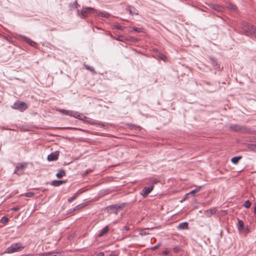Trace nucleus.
Wrapping results in <instances>:
<instances>
[{
  "label": "nucleus",
  "instance_id": "obj_37",
  "mask_svg": "<svg viewBox=\"0 0 256 256\" xmlns=\"http://www.w3.org/2000/svg\"><path fill=\"white\" fill-rule=\"evenodd\" d=\"M251 202L249 200H247L244 202V206L246 208H249L251 206Z\"/></svg>",
  "mask_w": 256,
  "mask_h": 256
},
{
  "label": "nucleus",
  "instance_id": "obj_14",
  "mask_svg": "<svg viewBox=\"0 0 256 256\" xmlns=\"http://www.w3.org/2000/svg\"><path fill=\"white\" fill-rule=\"evenodd\" d=\"M66 182V180H54L51 182V184L54 186H58Z\"/></svg>",
  "mask_w": 256,
  "mask_h": 256
},
{
  "label": "nucleus",
  "instance_id": "obj_36",
  "mask_svg": "<svg viewBox=\"0 0 256 256\" xmlns=\"http://www.w3.org/2000/svg\"><path fill=\"white\" fill-rule=\"evenodd\" d=\"M251 30H252V36L256 38V28L254 26H250Z\"/></svg>",
  "mask_w": 256,
  "mask_h": 256
},
{
  "label": "nucleus",
  "instance_id": "obj_29",
  "mask_svg": "<svg viewBox=\"0 0 256 256\" xmlns=\"http://www.w3.org/2000/svg\"><path fill=\"white\" fill-rule=\"evenodd\" d=\"M129 126L131 129H134L136 130H140V126H136L133 124H129Z\"/></svg>",
  "mask_w": 256,
  "mask_h": 256
},
{
  "label": "nucleus",
  "instance_id": "obj_9",
  "mask_svg": "<svg viewBox=\"0 0 256 256\" xmlns=\"http://www.w3.org/2000/svg\"><path fill=\"white\" fill-rule=\"evenodd\" d=\"M60 152L58 151H56L52 152L48 156L47 160L48 161H54L58 159Z\"/></svg>",
  "mask_w": 256,
  "mask_h": 256
},
{
  "label": "nucleus",
  "instance_id": "obj_2",
  "mask_svg": "<svg viewBox=\"0 0 256 256\" xmlns=\"http://www.w3.org/2000/svg\"><path fill=\"white\" fill-rule=\"evenodd\" d=\"M24 246L21 243H14L10 246L7 248L4 253L11 254L15 252H20L23 249Z\"/></svg>",
  "mask_w": 256,
  "mask_h": 256
},
{
  "label": "nucleus",
  "instance_id": "obj_50",
  "mask_svg": "<svg viewBox=\"0 0 256 256\" xmlns=\"http://www.w3.org/2000/svg\"><path fill=\"white\" fill-rule=\"evenodd\" d=\"M58 128L64 129V128ZM68 128V129H72V128Z\"/></svg>",
  "mask_w": 256,
  "mask_h": 256
},
{
  "label": "nucleus",
  "instance_id": "obj_25",
  "mask_svg": "<svg viewBox=\"0 0 256 256\" xmlns=\"http://www.w3.org/2000/svg\"><path fill=\"white\" fill-rule=\"evenodd\" d=\"M60 112L62 114H64L66 115H68V116H72V112H73V111H72V110H63V109H60Z\"/></svg>",
  "mask_w": 256,
  "mask_h": 256
},
{
  "label": "nucleus",
  "instance_id": "obj_49",
  "mask_svg": "<svg viewBox=\"0 0 256 256\" xmlns=\"http://www.w3.org/2000/svg\"><path fill=\"white\" fill-rule=\"evenodd\" d=\"M56 254L54 253L52 254H50V256H56Z\"/></svg>",
  "mask_w": 256,
  "mask_h": 256
},
{
  "label": "nucleus",
  "instance_id": "obj_33",
  "mask_svg": "<svg viewBox=\"0 0 256 256\" xmlns=\"http://www.w3.org/2000/svg\"><path fill=\"white\" fill-rule=\"evenodd\" d=\"M78 194H74L73 196L70 197L68 199V202H72L73 200H74L77 198Z\"/></svg>",
  "mask_w": 256,
  "mask_h": 256
},
{
  "label": "nucleus",
  "instance_id": "obj_48",
  "mask_svg": "<svg viewBox=\"0 0 256 256\" xmlns=\"http://www.w3.org/2000/svg\"><path fill=\"white\" fill-rule=\"evenodd\" d=\"M88 123H89V124H95V122H90V121H89V122H88Z\"/></svg>",
  "mask_w": 256,
  "mask_h": 256
},
{
  "label": "nucleus",
  "instance_id": "obj_17",
  "mask_svg": "<svg viewBox=\"0 0 256 256\" xmlns=\"http://www.w3.org/2000/svg\"><path fill=\"white\" fill-rule=\"evenodd\" d=\"M78 6H79V4L77 0H75L72 3H70L69 4V8L70 10L77 8Z\"/></svg>",
  "mask_w": 256,
  "mask_h": 256
},
{
  "label": "nucleus",
  "instance_id": "obj_39",
  "mask_svg": "<svg viewBox=\"0 0 256 256\" xmlns=\"http://www.w3.org/2000/svg\"><path fill=\"white\" fill-rule=\"evenodd\" d=\"M158 58H159L163 60L164 61H165L166 60V56L164 54H158Z\"/></svg>",
  "mask_w": 256,
  "mask_h": 256
},
{
  "label": "nucleus",
  "instance_id": "obj_55",
  "mask_svg": "<svg viewBox=\"0 0 256 256\" xmlns=\"http://www.w3.org/2000/svg\"><path fill=\"white\" fill-rule=\"evenodd\" d=\"M113 256H116V255L113 254Z\"/></svg>",
  "mask_w": 256,
  "mask_h": 256
},
{
  "label": "nucleus",
  "instance_id": "obj_53",
  "mask_svg": "<svg viewBox=\"0 0 256 256\" xmlns=\"http://www.w3.org/2000/svg\"><path fill=\"white\" fill-rule=\"evenodd\" d=\"M109 256H112V252H111Z\"/></svg>",
  "mask_w": 256,
  "mask_h": 256
},
{
  "label": "nucleus",
  "instance_id": "obj_43",
  "mask_svg": "<svg viewBox=\"0 0 256 256\" xmlns=\"http://www.w3.org/2000/svg\"><path fill=\"white\" fill-rule=\"evenodd\" d=\"M180 250V248L178 247V246H176L175 248H174V252H177L178 250Z\"/></svg>",
  "mask_w": 256,
  "mask_h": 256
},
{
  "label": "nucleus",
  "instance_id": "obj_12",
  "mask_svg": "<svg viewBox=\"0 0 256 256\" xmlns=\"http://www.w3.org/2000/svg\"><path fill=\"white\" fill-rule=\"evenodd\" d=\"M72 116L80 120H84V119L86 118V116H84L82 114L74 111H73Z\"/></svg>",
  "mask_w": 256,
  "mask_h": 256
},
{
  "label": "nucleus",
  "instance_id": "obj_38",
  "mask_svg": "<svg viewBox=\"0 0 256 256\" xmlns=\"http://www.w3.org/2000/svg\"><path fill=\"white\" fill-rule=\"evenodd\" d=\"M98 16H100L102 17L108 18L110 16L108 14H104L102 12H100L98 13Z\"/></svg>",
  "mask_w": 256,
  "mask_h": 256
},
{
  "label": "nucleus",
  "instance_id": "obj_44",
  "mask_svg": "<svg viewBox=\"0 0 256 256\" xmlns=\"http://www.w3.org/2000/svg\"><path fill=\"white\" fill-rule=\"evenodd\" d=\"M123 230L127 231L130 230V228L128 226H124L123 227Z\"/></svg>",
  "mask_w": 256,
  "mask_h": 256
},
{
  "label": "nucleus",
  "instance_id": "obj_15",
  "mask_svg": "<svg viewBox=\"0 0 256 256\" xmlns=\"http://www.w3.org/2000/svg\"><path fill=\"white\" fill-rule=\"evenodd\" d=\"M210 8L218 12H222L224 10L223 7L218 4H212Z\"/></svg>",
  "mask_w": 256,
  "mask_h": 256
},
{
  "label": "nucleus",
  "instance_id": "obj_16",
  "mask_svg": "<svg viewBox=\"0 0 256 256\" xmlns=\"http://www.w3.org/2000/svg\"><path fill=\"white\" fill-rule=\"evenodd\" d=\"M216 212V208H210V209L206 210V215L208 217H210L212 214H215Z\"/></svg>",
  "mask_w": 256,
  "mask_h": 256
},
{
  "label": "nucleus",
  "instance_id": "obj_18",
  "mask_svg": "<svg viewBox=\"0 0 256 256\" xmlns=\"http://www.w3.org/2000/svg\"><path fill=\"white\" fill-rule=\"evenodd\" d=\"M66 174V171L63 169H60L58 170V172L56 174L58 178H60Z\"/></svg>",
  "mask_w": 256,
  "mask_h": 256
},
{
  "label": "nucleus",
  "instance_id": "obj_22",
  "mask_svg": "<svg viewBox=\"0 0 256 256\" xmlns=\"http://www.w3.org/2000/svg\"><path fill=\"white\" fill-rule=\"evenodd\" d=\"M242 158V156H234L232 158L231 162L234 164H237Z\"/></svg>",
  "mask_w": 256,
  "mask_h": 256
},
{
  "label": "nucleus",
  "instance_id": "obj_28",
  "mask_svg": "<svg viewBox=\"0 0 256 256\" xmlns=\"http://www.w3.org/2000/svg\"><path fill=\"white\" fill-rule=\"evenodd\" d=\"M116 28V29L120 30H123L124 29L126 28L125 26H120L118 24H113V28Z\"/></svg>",
  "mask_w": 256,
  "mask_h": 256
},
{
  "label": "nucleus",
  "instance_id": "obj_34",
  "mask_svg": "<svg viewBox=\"0 0 256 256\" xmlns=\"http://www.w3.org/2000/svg\"><path fill=\"white\" fill-rule=\"evenodd\" d=\"M34 194L33 192H26L24 194H22V196H24L26 197L31 198L34 196Z\"/></svg>",
  "mask_w": 256,
  "mask_h": 256
},
{
  "label": "nucleus",
  "instance_id": "obj_41",
  "mask_svg": "<svg viewBox=\"0 0 256 256\" xmlns=\"http://www.w3.org/2000/svg\"><path fill=\"white\" fill-rule=\"evenodd\" d=\"M170 251L165 250L162 252V254L166 256V255H168L170 254Z\"/></svg>",
  "mask_w": 256,
  "mask_h": 256
},
{
  "label": "nucleus",
  "instance_id": "obj_21",
  "mask_svg": "<svg viewBox=\"0 0 256 256\" xmlns=\"http://www.w3.org/2000/svg\"><path fill=\"white\" fill-rule=\"evenodd\" d=\"M108 230V228L107 226L104 228L102 230L99 232V234H98V236L99 237L103 236L104 234L107 233V232Z\"/></svg>",
  "mask_w": 256,
  "mask_h": 256
},
{
  "label": "nucleus",
  "instance_id": "obj_45",
  "mask_svg": "<svg viewBox=\"0 0 256 256\" xmlns=\"http://www.w3.org/2000/svg\"><path fill=\"white\" fill-rule=\"evenodd\" d=\"M92 170H86L84 173V175H86L87 174H88L90 172H91Z\"/></svg>",
  "mask_w": 256,
  "mask_h": 256
},
{
  "label": "nucleus",
  "instance_id": "obj_47",
  "mask_svg": "<svg viewBox=\"0 0 256 256\" xmlns=\"http://www.w3.org/2000/svg\"><path fill=\"white\" fill-rule=\"evenodd\" d=\"M254 214L256 216V206H254Z\"/></svg>",
  "mask_w": 256,
  "mask_h": 256
},
{
  "label": "nucleus",
  "instance_id": "obj_4",
  "mask_svg": "<svg viewBox=\"0 0 256 256\" xmlns=\"http://www.w3.org/2000/svg\"><path fill=\"white\" fill-rule=\"evenodd\" d=\"M125 204H126L124 203H122L120 204H113V214L114 213L116 214H118V212H120V214L118 216V219H120L122 216V212L121 211L124 207Z\"/></svg>",
  "mask_w": 256,
  "mask_h": 256
},
{
  "label": "nucleus",
  "instance_id": "obj_42",
  "mask_svg": "<svg viewBox=\"0 0 256 256\" xmlns=\"http://www.w3.org/2000/svg\"><path fill=\"white\" fill-rule=\"evenodd\" d=\"M11 210L14 212H18L20 210V208L18 206L14 207L11 208Z\"/></svg>",
  "mask_w": 256,
  "mask_h": 256
},
{
  "label": "nucleus",
  "instance_id": "obj_23",
  "mask_svg": "<svg viewBox=\"0 0 256 256\" xmlns=\"http://www.w3.org/2000/svg\"><path fill=\"white\" fill-rule=\"evenodd\" d=\"M132 9H134V8L131 7L130 6H128L126 8V10L129 12L130 14H138V12H132Z\"/></svg>",
  "mask_w": 256,
  "mask_h": 256
},
{
  "label": "nucleus",
  "instance_id": "obj_52",
  "mask_svg": "<svg viewBox=\"0 0 256 256\" xmlns=\"http://www.w3.org/2000/svg\"><path fill=\"white\" fill-rule=\"evenodd\" d=\"M108 208H112V205H111V206H108Z\"/></svg>",
  "mask_w": 256,
  "mask_h": 256
},
{
  "label": "nucleus",
  "instance_id": "obj_40",
  "mask_svg": "<svg viewBox=\"0 0 256 256\" xmlns=\"http://www.w3.org/2000/svg\"><path fill=\"white\" fill-rule=\"evenodd\" d=\"M160 246H161V244L159 243L158 244H156V246H155L153 247H152L151 250H156L157 248H158Z\"/></svg>",
  "mask_w": 256,
  "mask_h": 256
},
{
  "label": "nucleus",
  "instance_id": "obj_31",
  "mask_svg": "<svg viewBox=\"0 0 256 256\" xmlns=\"http://www.w3.org/2000/svg\"><path fill=\"white\" fill-rule=\"evenodd\" d=\"M84 66L88 70H90L91 72L95 73V70L93 67L88 66L86 64H84Z\"/></svg>",
  "mask_w": 256,
  "mask_h": 256
},
{
  "label": "nucleus",
  "instance_id": "obj_1",
  "mask_svg": "<svg viewBox=\"0 0 256 256\" xmlns=\"http://www.w3.org/2000/svg\"><path fill=\"white\" fill-rule=\"evenodd\" d=\"M94 12V10L92 8L83 6L80 10H77L76 15L81 18H84L88 16Z\"/></svg>",
  "mask_w": 256,
  "mask_h": 256
},
{
  "label": "nucleus",
  "instance_id": "obj_13",
  "mask_svg": "<svg viewBox=\"0 0 256 256\" xmlns=\"http://www.w3.org/2000/svg\"><path fill=\"white\" fill-rule=\"evenodd\" d=\"M177 228L178 230H187L188 228V223L187 222L180 223L178 225Z\"/></svg>",
  "mask_w": 256,
  "mask_h": 256
},
{
  "label": "nucleus",
  "instance_id": "obj_26",
  "mask_svg": "<svg viewBox=\"0 0 256 256\" xmlns=\"http://www.w3.org/2000/svg\"><path fill=\"white\" fill-rule=\"evenodd\" d=\"M86 206V203H82V204H78V206H76L74 208L73 211H76V210H80L81 208H84Z\"/></svg>",
  "mask_w": 256,
  "mask_h": 256
},
{
  "label": "nucleus",
  "instance_id": "obj_51",
  "mask_svg": "<svg viewBox=\"0 0 256 256\" xmlns=\"http://www.w3.org/2000/svg\"><path fill=\"white\" fill-rule=\"evenodd\" d=\"M157 182H158V181H157L156 180H153V183H154V184H156V183Z\"/></svg>",
  "mask_w": 256,
  "mask_h": 256
},
{
  "label": "nucleus",
  "instance_id": "obj_46",
  "mask_svg": "<svg viewBox=\"0 0 256 256\" xmlns=\"http://www.w3.org/2000/svg\"><path fill=\"white\" fill-rule=\"evenodd\" d=\"M98 256H104V253L103 252H100L99 254H98Z\"/></svg>",
  "mask_w": 256,
  "mask_h": 256
},
{
  "label": "nucleus",
  "instance_id": "obj_54",
  "mask_svg": "<svg viewBox=\"0 0 256 256\" xmlns=\"http://www.w3.org/2000/svg\"><path fill=\"white\" fill-rule=\"evenodd\" d=\"M206 84H210L209 82H206Z\"/></svg>",
  "mask_w": 256,
  "mask_h": 256
},
{
  "label": "nucleus",
  "instance_id": "obj_35",
  "mask_svg": "<svg viewBox=\"0 0 256 256\" xmlns=\"http://www.w3.org/2000/svg\"><path fill=\"white\" fill-rule=\"evenodd\" d=\"M8 218L6 216H3L0 220V222L4 224H6L8 222Z\"/></svg>",
  "mask_w": 256,
  "mask_h": 256
},
{
  "label": "nucleus",
  "instance_id": "obj_30",
  "mask_svg": "<svg viewBox=\"0 0 256 256\" xmlns=\"http://www.w3.org/2000/svg\"><path fill=\"white\" fill-rule=\"evenodd\" d=\"M130 28H132L134 31L136 32H143L144 30V29L140 28L132 27Z\"/></svg>",
  "mask_w": 256,
  "mask_h": 256
},
{
  "label": "nucleus",
  "instance_id": "obj_6",
  "mask_svg": "<svg viewBox=\"0 0 256 256\" xmlns=\"http://www.w3.org/2000/svg\"><path fill=\"white\" fill-rule=\"evenodd\" d=\"M26 163H21L17 166L14 170V174L18 176L22 174L24 172V168H26Z\"/></svg>",
  "mask_w": 256,
  "mask_h": 256
},
{
  "label": "nucleus",
  "instance_id": "obj_5",
  "mask_svg": "<svg viewBox=\"0 0 256 256\" xmlns=\"http://www.w3.org/2000/svg\"><path fill=\"white\" fill-rule=\"evenodd\" d=\"M12 108L15 110L24 111L27 108V106L25 102L18 101L14 104Z\"/></svg>",
  "mask_w": 256,
  "mask_h": 256
},
{
  "label": "nucleus",
  "instance_id": "obj_27",
  "mask_svg": "<svg viewBox=\"0 0 256 256\" xmlns=\"http://www.w3.org/2000/svg\"><path fill=\"white\" fill-rule=\"evenodd\" d=\"M227 7L228 8L234 11H236L238 10L236 6L231 3L228 4Z\"/></svg>",
  "mask_w": 256,
  "mask_h": 256
},
{
  "label": "nucleus",
  "instance_id": "obj_32",
  "mask_svg": "<svg viewBox=\"0 0 256 256\" xmlns=\"http://www.w3.org/2000/svg\"><path fill=\"white\" fill-rule=\"evenodd\" d=\"M200 188L201 186H200L198 188L192 190L190 192L188 193V194H192L193 196H195V194L200 190Z\"/></svg>",
  "mask_w": 256,
  "mask_h": 256
},
{
  "label": "nucleus",
  "instance_id": "obj_7",
  "mask_svg": "<svg viewBox=\"0 0 256 256\" xmlns=\"http://www.w3.org/2000/svg\"><path fill=\"white\" fill-rule=\"evenodd\" d=\"M250 26H254L251 24L246 23L245 25V26L247 28V29L242 30L240 33L248 36H252V30H251Z\"/></svg>",
  "mask_w": 256,
  "mask_h": 256
},
{
  "label": "nucleus",
  "instance_id": "obj_10",
  "mask_svg": "<svg viewBox=\"0 0 256 256\" xmlns=\"http://www.w3.org/2000/svg\"><path fill=\"white\" fill-rule=\"evenodd\" d=\"M20 37L21 40H22L24 42H26V43L28 44L31 46H32L34 47L36 46V42H34L33 40H32L30 38H28L26 36H20Z\"/></svg>",
  "mask_w": 256,
  "mask_h": 256
},
{
  "label": "nucleus",
  "instance_id": "obj_20",
  "mask_svg": "<svg viewBox=\"0 0 256 256\" xmlns=\"http://www.w3.org/2000/svg\"><path fill=\"white\" fill-rule=\"evenodd\" d=\"M246 148L252 151L256 152V144H246Z\"/></svg>",
  "mask_w": 256,
  "mask_h": 256
},
{
  "label": "nucleus",
  "instance_id": "obj_3",
  "mask_svg": "<svg viewBox=\"0 0 256 256\" xmlns=\"http://www.w3.org/2000/svg\"><path fill=\"white\" fill-rule=\"evenodd\" d=\"M229 130L232 132L240 133L244 132L246 130V128L244 126L238 124H231L229 127Z\"/></svg>",
  "mask_w": 256,
  "mask_h": 256
},
{
  "label": "nucleus",
  "instance_id": "obj_8",
  "mask_svg": "<svg viewBox=\"0 0 256 256\" xmlns=\"http://www.w3.org/2000/svg\"><path fill=\"white\" fill-rule=\"evenodd\" d=\"M153 189V186L149 187H144L140 192V194H142L144 198H146L152 190Z\"/></svg>",
  "mask_w": 256,
  "mask_h": 256
},
{
  "label": "nucleus",
  "instance_id": "obj_19",
  "mask_svg": "<svg viewBox=\"0 0 256 256\" xmlns=\"http://www.w3.org/2000/svg\"><path fill=\"white\" fill-rule=\"evenodd\" d=\"M113 39L121 42H124L126 40V38L123 35H119L116 36H113Z\"/></svg>",
  "mask_w": 256,
  "mask_h": 256
},
{
  "label": "nucleus",
  "instance_id": "obj_24",
  "mask_svg": "<svg viewBox=\"0 0 256 256\" xmlns=\"http://www.w3.org/2000/svg\"><path fill=\"white\" fill-rule=\"evenodd\" d=\"M238 228L239 230H242L244 228V223L242 220H238Z\"/></svg>",
  "mask_w": 256,
  "mask_h": 256
},
{
  "label": "nucleus",
  "instance_id": "obj_11",
  "mask_svg": "<svg viewBox=\"0 0 256 256\" xmlns=\"http://www.w3.org/2000/svg\"><path fill=\"white\" fill-rule=\"evenodd\" d=\"M210 59L212 66L217 70H220L221 68L218 64L217 60L213 57H210Z\"/></svg>",
  "mask_w": 256,
  "mask_h": 256
}]
</instances>
